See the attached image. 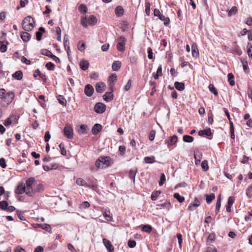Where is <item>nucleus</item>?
I'll use <instances>...</instances> for the list:
<instances>
[{
  "label": "nucleus",
  "instance_id": "nucleus-1",
  "mask_svg": "<svg viewBox=\"0 0 252 252\" xmlns=\"http://www.w3.org/2000/svg\"><path fill=\"white\" fill-rule=\"evenodd\" d=\"M95 165L98 168H105L111 165V158L109 157H100L95 161Z\"/></svg>",
  "mask_w": 252,
  "mask_h": 252
},
{
  "label": "nucleus",
  "instance_id": "nucleus-2",
  "mask_svg": "<svg viewBox=\"0 0 252 252\" xmlns=\"http://www.w3.org/2000/svg\"><path fill=\"white\" fill-rule=\"evenodd\" d=\"M23 29L25 31H31L34 27V21L30 16L25 17L22 21Z\"/></svg>",
  "mask_w": 252,
  "mask_h": 252
},
{
  "label": "nucleus",
  "instance_id": "nucleus-3",
  "mask_svg": "<svg viewBox=\"0 0 252 252\" xmlns=\"http://www.w3.org/2000/svg\"><path fill=\"white\" fill-rule=\"evenodd\" d=\"M36 181L33 177H30L26 181L25 186L26 188V194L29 196H33V185H34Z\"/></svg>",
  "mask_w": 252,
  "mask_h": 252
},
{
  "label": "nucleus",
  "instance_id": "nucleus-4",
  "mask_svg": "<svg viewBox=\"0 0 252 252\" xmlns=\"http://www.w3.org/2000/svg\"><path fill=\"white\" fill-rule=\"evenodd\" d=\"M97 22V19L94 15H91L88 19L86 17H82L81 18V23L83 27L86 28L88 25L94 26Z\"/></svg>",
  "mask_w": 252,
  "mask_h": 252
},
{
  "label": "nucleus",
  "instance_id": "nucleus-5",
  "mask_svg": "<svg viewBox=\"0 0 252 252\" xmlns=\"http://www.w3.org/2000/svg\"><path fill=\"white\" fill-rule=\"evenodd\" d=\"M14 96L15 94L13 92L10 91L7 93L5 97L1 99L0 106L2 107H6L12 102Z\"/></svg>",
  "mask_w": 252,
  "mask_h": 252
},
{
  "label": "nucleus",
  "instance_id": "nucleus-6",
  "mask_svg": "<svg viewBox=\"0 0 252 252\" xmlns=\"http://www.w3.org/2000/svg\"><path fill=\"white\" fill-rule=\"evenodd\" d=\"M63 134L68 139H72L73 137V130L70 124H67L63 128Z\"/></svg>",
  "mask_w": 252,
  "mask_h": 252
},
{
  "label": "nucleus",
  "instance_id": "nucleus-7",
  "mask_svg": "<svg viewBox=\"0 0 252 252\" xmlns=\"http://www.w3.org/2000/svg\"><path fill=\"white\" fill-rule=\"evenodd\" d=\"M118 43L117 45V49L120 52H124L125 50L126 38L123 36H120L117 38Z\"/></svg>",
  "mask_w": 252,
  "mask_h": 252
},
{
  "label": "nucleus",
  "instance_id": "nucleus-8",
  "mask_svg": "<svg viewBox=\"0 0 252 252\" xmlns=\"http://www.w3.org/2000/svg\"><path fill=\"white\" fill-rule=\"evenodd\" d=\"M105 110L106 105L101 102L97 103L94 107V111L98 114H102L104 113L105 111Z\"/></svg>",
  "mask_w": 252,
  "mask_h": 252
},
{
  "label": "nucleus",
  "instance_id": "nucleus-9",
  "mask_svg": "<svg viewBox=\"0 0 252 252\" xmlns=\"http://www.w3.org/2000/svg\"><path fill=\"white\" fill-rule=\"evenodd\" d=\"M26 192L25 184L23 182L19 183L16 187L15 192L17 194H22Z\"/></svg>",
  "mask_w": 252,
  "mask_h": 252
},
{
  "label": "nucleus",
  "instance_id": "nucleus-10",
  "mask_svg": "<svg viewBox=\"0 0 252 252\" xmlns=\"http://www.w3.org/2000/svg\"><path fill=\"white\" fill-rule=\"evenodd\" d=\"M94 92V89L92 85L87 84L84 89V93L88 97L91 96Z\"/></svg>",
  "mask_w": 252,
  "mask_h": 252
},
{
  "label": "nucleus",
  "instance_id": "nucleus-11",
  "mask_svg": "<svg viewBox=\"0 0 252 252\" xmlns=\"http://www.w3.org/2000/svg\"><path fill=\"white\" fill-rule=\"evenodd\" d=\"M178 141V137L174 135L170 137L168 140H165V143L167 144V147L170 148L171 146H173L176 144Z\"/></svg>",
  "mask_w": 252,
  "mask_h": 252
},
{
  "label": "nucleus",
  "instance_id": "nucleus-12",
  "mask_svg": "<svg viewBox=\"0 0 252 252\" xmlns=\"http://www.w3.org/2000/svg\"><path fill=\"white\" fill-rule=\"evenodd\" d=\"M103 243L106 248L107 249L108 252H114V247L112 245L111 242L108 240L103 238Z\"/></svg>",
  "mask_w": 252,
  "mask_h": 252
},
{
  "label": "nucleus",
  "instance_id": "nucleus-13",
  "mask_svg": "<svg viewBox=\"0 0 252 252\" xmlns=\"http://www.w3.org/2000/svg\"><path fill=\"white\" fill-rule=\"evenodd\" d=\"M117 76L116 74L113 73L109 77V81L110 82L109 84V89L113 91L114 85L117 80Z\"/></svg>",
  "mask_w": 252,
  "mask_h": 252
},
{
  "label": "nucleus",
  "instance_id": "nucleus-14",
  "mask_svg": "<svg viewBox=\"0 0 252 252\" xmlns=\"http://www.w3.org/2000/svg\"><path fill=\"white\" fill-rule=\"evenodd\" d=\"M200 205V202L199 200L195 197L194 201L190 203L188 207V209L190 211H194L196 208Z\"/></svg>",
  "mask_w": 252,
  "mask_h": 252
},
{
  "label": "nucleus",
  "instance_id": "nucleus-15",
  "mask_svg": "<svg viewBox=\"0 0 252 252\" xmlns=\"http://www.w3.org/2000/svg\"><path fill=\"white\" fill-rule=\"evenodd\" d=\"M110 90V92H106L103 96V99L107 102H110L113 99V91Z\"/></svg>",
  "mask_w": 252,
  "mask_h": 252
},
{
  "label": "nucleus",
  "instance_id": "nucleus-16",
  "mask_svg": "<svg viewBox=\"0 0 252 252\" xmlns=\"http://www.w3.org/2000/svg\"><path fill=\"white\" fill-rule=\"evenodd\" d=\"M105 85L103 82H98L95 85L96 91L98 93H102L105 90Z\"/></svg>",
  "mask_w": 252,
  "mask_h": 252
},
{
  "label": "nucleus",
  "instance_id": "nucleus-17",
  "mask_svg": "<svg viewBox=\"0 0 252 252\" xmlns=\"http://www.w3.org/2000/svg\"><path fill=\"white\" fill-rule=\"evenodd\" d=\"M194 157L195 158V163L196 165H198L202 157V154L198 151H194Z\"/></svg>",
  "mask_w": 252,
  "mask_h": 252
},
{
  "label": "nucleus",
  "instance_id": "nucleus-18",
  "mask_svg": "<svg viewBox=\"0 0 252 252\" xmlns=\"http://www.w3.org/2000/svg\"><path fill=\"white\" fill-rule=\"evenodd\" d=\"M102 127L100 124H95L92 129L93 134L96 135L102 130Z\"/></svg>",
  "mask_w": 252,
  "mask_h": 252
},
{
  "label": "nucleus",
  "instance_id": "nucleus-19",
  "mask_svg": "<svg viewBox=\"0 0 252 252\" xmlns=\"http://www.w3.org/2000/svg\"><path fill=\"white\" fill-rule=\"evenodd\" d=\"M235 198L233 196H230L228 198L227 204L226 206V210L227 212H231V208L234 202Z\"/></svg>",
  "mask_w": 252,
  "mask_h": 252
},
{
  "label": "nucleus",
  "instance_id": "nucleus-20",
  "mask_svg": "<svg viewBox=\"0 0 252 252\" xmlns=\"http://www.w3.org/2000/svg\"><path fill=\"white\" fill-rule=\"evenodd\" d=\"M59 167V165L57 163L51 164L50 166H48L46 165H43V169L48 171L51 170H55L57 169Z\"/></svg>",
  "mask_w": 252,
  "mask_h": 252
},
{
  "label": "nucleus",
  "instance_id": "nucleus-21",
  "mask_svg": "<svg viewBox=\"0 0 252 252\" xmlns=\"http://www.w3.org/2000/svg\"><path fill=\"white\" fill-rule=\"evenodd\" d=\"M21 37L24 42H26L30 40L31 34L26 32H22L21 33Z\"/></svg>",
  "mask_w": 252,
  "mask_h": 252
},
{
  "label": "nucleus",
  "instance_id": "nucleus-22",
  "mask_svg": "<svg viewBox=\"0 0 252 252\" xmlns=\"http://www.w3.org/2000/svg\"><path fill=\"white\" fill-rule=\"evenodd\" d=\"M124 9L121 6H118L115 9V13L117 17H121L123 15Z\"/></svg>",
  "mask_w": 252,
  "mask_h": 252
},
{
  "label": "nucleus",
  "instance_id": "nucleus-23",
  "mask_svg": "<svg viewBox=\"0 0 252 252\" xmlns=\"http://www.w3.org/2000/svg\"><path fill=\"white\" fill-rule=\"evenodd\" d=\"M192 55L193 57H197L199 56V52L197 46L195 43H193L191 46Z\"/></svg>",
  "mask_w": 252,
  "mask_h": 252
},
{
  "label": "nucleus",
  "instance_id": "nucleus-24",
  "mask_svg": "<svg viewBox=\"0 0 252 252\" xmlns=\"http://www.w3.org/2000/svg\"><path fill=\"white\" fill-rule=\"evenodd\" d=\"M44 189V185L42 184H39L33 189V195L36 192H41Z\"/></svg>",
  "mask_w": 252,
  "mask_h": 252
},
{
  "label": "nucleus",
  "instance_id": "nucleus-25",
  "mask_svg": "<svg viewBox=\"0 0 252 252\" xmlns=\"http://www.w3.org/2000/svg\"><path fill=\"white\" fill-rule=\"evenodd\" d=\"M23 72L21 70L16 71L12 74V77L16 80H21L23 78Z\"/></svg>",
  "mask_w": 252,
  "mask_h": 252
},
{
  "label": "nucleus",
  "instance_id": "nucleus-26",
  "mask_svg": "<svg viewBox=\"0 0 252 252\" xmlns=\"http://www.w3.org/2000/svg\"><path fill=\"white\" fill-rule=\"evenodd\" d=\"M121 67V63L119 61H116L113 62L112 65V68L113 71H117L119 70Z\"/></svg>",
  "mask_w": 252,
  "mask_h": 252
},
{
  "label": "nucleus",
  "instance_id": "nucleus-27",
  "mask_svg": "<svg viewBox=\"0 0 252 252\" xmlns=\"http://www.w3.org/2000/svg\"><path fill=\"white\" fill-rule=\"evenodd\" d=\"M80 68L83 70H86L89 66V63L88 61L85 60H82L80 62L79 64Z\"/></svg>",
  "mask_w": 252,
  "mask_h": 252
},
{
  "label": "nucleus",
  "instance_id": "nucleus-28",
  "mask_svg": "<svg viewBox=\"0 0 252 252\" xmlns=\"http://www.w3.org/2000/svg\"><path fill=\"white\" fill-rule=\"evenodd\" d=\"M175 88L179 91H182L185 89V84L182 82H175L174 83Z\"/></svg>",
  "mask_w": 252,
  "mask_h": 252
},
{
  "label": "nucleus",
  "instance_id": "nucleus-29",
  "mask_svg": "<svg viewBox=\"0 0 252 252\" xmlns=\"http://www.w3.org/2000/svg\"><path fill=\"white\" fill-rule=\"evenodd\" d=\"M8 42L6 41H0V51L2 53H4L7 50V45Z\"/></svg>",
  "mask_w": 252,
  "mask_h": 252
},
{
  "label": "nucleus",
  "instance_id": "nucleus-30",
  "mask_svg": "<svg viewBox=\"0 0 252 252\" xmlns=\"http://www.w3.org/2000/svg\"><path fill=\"white\" fill-rule=\"evenodd\" d=\"M45 29L43 27H40L38 31L36 32V39L40 41L41 39V36L43 32H45Z\"/></svg>",
  "mask_w": 252,
  "mask_h": 252
},
{
  "label": "nucleus",
  "instance_id": "nucleus-31",
  "mask_svg": "<svg viewBox=\"0 0 252 252\" xmlns=\"http://www.w3.org/2000/svg\"><path fill=\"white\" fill-rule=\"evenodd\" d=\"M57 99L61 105H62L63 106H65L67 104V101L65 98L63 96L61 95H59L57 97Z\"/></svg>",
  "mask_w": 252,
  "mask_h": 252
},
{
  "label": "nucleus",
  "instance_id": "nucleus-32",
  "mask_svg": "<svg viewBox=\"0 0 252 252\" xmlns=\"http://www.w3.org/2000/svg\"><path fill=\"white\" fill-rule=\"evenodd\" d=\"M154 15L156 17H158L161 21L164 19V16L162 15L158 9H155L154 10Z\"/></svg>",
  "mask_w": 252,
  "mask_h": 252
},
{
  "label": "nucleus",
  "instance_id": "nucleus-33",
  "mask_svg": "<svg viewBox=\"0 0 252 252\" xmlns=\"http://www.w3.org/2000/svg\"><path fill=\"white\" fill-rule=\"evenodd\" d=\"M76 184L77 185L80 186H83L86 187L87 186V183L86 182L81 178H78L76 180Z\"/></svg>",
  "mask_w": 252,
  "mask_h": 252
},
{
  "label": "nucleus",
  "instance_id": "nucleus-34",
  "mask_svg": "<svg viewBox=\"0 0 252 252\" xmlns=\"http://www.w3.org/2000/svg\"><path fill=\"white\" fill-rule=\"evenodd\" d=\"M206 200L207 204H210L213 200L215 198V195L214 193H211L210 194L206 195Z\"/></svg>",
  "mask_w": 252,
  "mask_h": 252
},
{
  "label": "nucleus",
  "instance_id": "nucleus-35",
  "mask_svg": "<svg viewBox=\"0 0 252 252\" xmlns=\"http://www.w3.org/2000/svg\"><path fill=\"white\" fill-rule=\"evenodd\" d=\"M228 82L231 86H234L235 84L234 76L231 73H228Z\"/></svg>",
  "mask_w": 252,
  "mask_h": 252
},
{
  "label": "nucleus",
  "instance_id": "nucleus-36",
  "mask_svg": "<svg viewBox=\"0 0 252 252\" xmlns=\"http://www.w3.org/2000/svg\"><path fill=\"white\" fill-rule=\"evenodd\" d=\"M152 230V226L150 224L144 225L142 228V231L150 233Z\"/></svg>",
  "mask_w": 252,
  "mask_h": 252
},
{
  "label": "nucleus",
  "instance_id": "nucleus-37",
  "mask_svg": "<svg viewBox=\"0 0 252 252\" xmlns=\"http://www.w3.org/2000/svg\"><path fill=\"white\" fill-rule=\"evenodd\" d=\"M162 75V66L159 65L157 69L156 74L154 75V77L155 79H158L159 76Z\"/></svg>",
  "mask_w": 252,
  "mask_h": 252
},
{
  "label": "nucleus",
  "instance_id": "nucleus-38",
  "mask_svg": "<svg viewBox=\"0 0 252 252\" xmlns=\"http://www.w3.org/2000/svg\"><path fill=\"white\" fill-rule=\"evenodd\" d=\"M88 10V8L87 6L84 4H81L78 7V10L79 11L82 13V14H85Z\"/></svg>",
  "mask_w": 252,
  "mask_h": 252
},
{
  "label": "nucleus",
  "instance_id": "nucleus-39",
  "mask_svg": "<svg viewBox=\"0 0 252 252\" xmlns=\"http://www.w3.org/2000/svg\"><path fill=\"white\" fill-rule=\"evenodd\" d=\"M173 197L180 203H182L185 201V197L181 196L179 193H175L173 195Z\"/></svg>",
  "mask_w": 252,
  "mask_h": 252
},
{
  "label": "nucleus",
  "instance_id": "nucleus-40",
  "mask_svg": "<svg viewBox=\"0 0 252 252\" xmlns=\"http://www.w3.org/2000/svg\"><path fill=\"white\" fill-rule=\"evenodd\" d=\"M160 193L161 191L160 190H157L153 192L151 196V200L153 201L156 200L157 197L160 195Z\"/></svg>",
  "mask_w": 252,
  "mask_h": 252
},
{
  "label": "nucleus",
  "instance_id": "nucleus-41",
  "mask_svg": "<svg viewBox=\"0 0 252 252\" xmlns=\"http://www.w3.org/2000/svg\"><path fill=\"white\" fill-rule=\"evenodd\" d=\"M155 157L154 156L151 157H146L144 158V160L146 163H153L155 162Z\"/></svg>",
  "mask_w": 252,
  "mask_h": 252
},
{
  "label": "nucleus",
  "instance_id": "nucleus-42",
  "mask_svg": "<svg viewBox=\"0 0 252 252\" xmlns=\"http://www.w3.org/2000/svg\"><path fill=\"white\" fill-rule=\"evenodd\" d=\"M183 141L185 142L191 143L193 141L194 138L191 136H189L188 135H185L183 136Z\"/></svg>",
  "mask_w": 252,
  "mask_h": 252
},
{
  "label": "nucleus",
  "instance_id": "nucleus-43",
  "mask_svg": "<svg viewBox=\"0 0 252 252\" xmlns=\"http://www.w3.org/2000/svg\"><path fill=\"white\" fill-rule=\"evenodd\" d=\"M238 9L236 6H233L228 12V16L231 17L233 15H235L237 12Z\"/></svg>",
  "mask_w": 252,
  "mask_h": 252
},
{
  "label": "nucleus",
  "instance_id": "nucleus-44",
  "mask_svg": "<svg viewBox=\"0 0 252 252\" xmlns=\"http://www.w3.org/2000/svg\"><path fill=\"white\" fill-rule=\"evenodd\" d=\"M208 88L210 91L214 95H217L218 94V91L213 84H210Z\"/></svg>",
  "mask_w": 252,
  "mask_h": 252
},
{
  "label": "nucleus",
  "instance_id": "nucleus-45",
  "mask_svg": "<svg viewBox=\"0 0 252 252\" xmlns=\"http://www.w3.org/2000/svg\"><path fill=\"white\" fill-rule=\"evenodd\" d=\"M41 54L42 55L47 56L49 58H51V56L53 55V54L52 53V52L50 51H49L47 49H46L41 50Z\"/></svg>",
  "mask_w": 252,
  "mask_h": 252
},
{
  "label": "nucleus",
  "instance_id": "nucleus-46",
  "mask_svg": "<svg viewBox=\"0 0 252 252\" xmlns=\"http://www.w3.org/2000/svg\"><path fill=\"white\" fill-rule=\"evenodd\" d=\"M8 206V203L6 201H0V209L6 211Z\"/></svg>",
  "mask_w": 252,
  "mask_h": 252
},
{
  "label": "nucleus",
  "instance_id": "nucleus-47",
  "mask_svg": "<svg viewBox=\"0 0 252 252\" xmlns=\"http://www.w3.org/2000/svg\"><path fill=\"white\" fill-rule=\"evenodd\" d=\"M63 45L65 49H66V47L69 46V36L67 34H65L64 36Z\"/></svg>",
  "mask_w": 252,
  "mask_h": 252
},
{
  "label": "nucleus",
  "instance_id": "nucleus-48",
  "mask_svg": "<svg viewBox=\"0 0 252 252\" xmlns=\"http://www.w3.org/2000/svg\"><path fill=\"white\" fill-rule=\"evenodd\" d=\"M252 184H251L246 189V194L249 198H251L252 197Z\"/></svg>",
  "mask_w": 252,
  "mask_h": 252
},
{
  "label": "nucleus",
  "instance_id": "nucleus-49",
  "mask_svg": "<svg viewBox=\"0 0 252 252\" xmlns=\"http://www.w3.org/2000/svg\"><path fill=\"white\" fill-rule=\"evenodd\" d=\"M136 173L137 170H136L135 171L131 170L129 172V177L133 181V183L135 182V177Z\"/></svg>",
  "mask_w": 252,
  "mask_h": 252
},
{
  "label": "nucleus",
  "instance_id": "nucleus-50",
  "mask_svg": "<svg viewBox=\"0 0 252 252\" xmlns=\"http://www.w3.org/2000/svg\"><path fill=\"white\" fill-rule=\"evenodd\" d=\"M59 147L61 150V154L63 156H66V151L64 148V144L63 142H62L60 144Z\"/></svg>",
  "mask_w": 252,
  "mask_h": 252
},
{
  "label": "nucleus",
  "instance_id": "nucleus-51",
  "mask_svg": "<svg viewBox=\"0 0 252 252\" xmlns=\"http://www.w3.org/2000/svg\"><path fill=\"white\" fill-rule=\"evenodd\" d=\"M230 137L232 139H234V138H235L234 128L233 123L232 122H230Z\"/></svg>",
  "mask_w": 252,
  "mask_h": 252
},
{
  "label": "nucleus",
  "instance_id": "nucleus-52",
  "mask_svg": "<svg viewBox=\"0 0 252 252\" xmlns=\"http://www.w3.org/2000/svg\"><path fill=\"white\" fill-rule=\"evenodd\" d=\"M201 166L204 171L208 170L209 169L208 161L206 160H203L201 164Z\"/></svg>",
  "mask_w": 252,
  "mask_h": 252
},
{
  "label": "nucleus",
  "instance_id": "nucleus-53",
  "mask_svg": "<svg viewBox=\"0 0 252 252\" xmlns=\"http://www.w3.org/2000/svg\"><path fill=\"white\" fill-rule=\"evenodd\" d=\"M56 32L57 35V39L60 41L61 40V30L59 27L56 28Z\"/></svg>",
  "mask_w": 252,
  "mask_h": 252
},
{
  "label": "nucleus",
  "instance_id": "nucleus-54",
  "mask_svg": "<svg viewBox=\"0 0 252 252\" xmlns=\"http://www.w3.org/2000/svg\"><path fill=\"white\" fill-rule=\"evenodd\" d=\"M103 216L105 220H106L107 221L112 220V217L110 215V212L109 211L105 212L103 214Z\"/></svg>",
  "mask_w": 252,
  "mask_h": 252
},
{
  "label": "nucleus",
  "instance_id": "nucleus-55",
  "mask_svg": "<svg viewBox=\"0 0 252 252\" xmlns=\"http://www.w3.org/2000/svg\"><path fill=\"white\" fill-rule=\"evenodd\" d=\"M46 67L49 70H54L55 68V64L52 62H48L46 64Z\"/></svg>",
  "mask_w": 252,
  "mask_h": 252
},
{
  "label": "nucleus",
  "instance_id": "nucleus-56",
  "mask_svg": "<svg viewBox=\"0 0 252 252\" xmlns=\"http://www.w3.org/2000/svg\"><path fill=\"white\" fill-rule=\"evenodd\" d=\"M158 206H160L161 207L166 208L167 209L169 210V209L171 208V203L169 201H166L160 205H158Z\"/></svg>",
  "mask_w": 252,
  "mask_h": 252
},
{
  "label": "nucleus",
  "instance_id": "nucleus-57",
  "mask_svg": "<svg viewBox=\"0 0 252 252\" xmlns=\"http://www.w3.org/2000/svg\"><path fill=\"white\" fill-rule=\"evenodd\" d=\"M241 62L243 64V67L244 71L245 72H247V71H249V67L247 61H245L244 60H241Z\"/></svg>",
  "mask_w": 252,
  "mask_h": 252
},
{
  "label": "nucleus",
  "instance_id": "nucleus-58",
  "mask_svg": "<svg viewBox=\"0 0 252 252\" xmlns=\"http://www.w3.org/2000/svg\"><path fill=\"white\" fill-rule=\"evenodd\" d=\"M145 12L147 15L149 16L150 14V3L146 2L145 3Z\"/></svg>",
  "mask_w": 252,
  "mask_h": 252
},
{
  "label": "nucleus",
  "instance_id": "nucleus-59",
  "mask_svg": "<svg viewBox=\"0 0 252 252\" xmlns=\"http://www.w3.org/2000/svg\"><path fill=\"white\" fill-rule=\"evenodd\" d=\"M81 41H80L78 43V49L81 52H84L86 49V44L85 43L82 42L81 45H80Z\"/></svg>",
  "mask_w": 252,
  "mask_h": 252
},
{
  "label": "nucleus",
  "instance_id": "nucleus-60",
  "mask_svg": "<svg viewBox=\"0 0 252 252\" xmlns=\"http://www.w3.org/2000/svg\"><path fill=\"white\" fill-rule=\"evenodd\" d=\"M87 126L82 125L80 126V131L82 133L86 134L87 133Z\"/></svg>",
  "mask_w": 252,
  "mask_h": 252
},
{
  "label": "nucleus",
  "instance_id": "nucleus-61",
  "mask_svg": "<svg viewBox=\"0 0 252 252\" xmlns=\"http://www.w3.org/2000/svg\"><path fill=\"white\" fill-rule=\"evenodd\" d=\"M166 180L165 176L164 173H162L161 174L160 177V181L159 182V186H161L163 185L165 181Z\"/></svg>",
  "mask_w": 252,
  "mask_h": 252
},
{
  "label": "nucleus",
  "instance_id": "nucleus-62",
  "mask_svg": "<svg viewBox=\"0 0 252 252\" xmlns=\"http://www.w3.org/2000/svg\"><path fill=\"white\" fill-rule=\"evenodd\" d=\"M176 236L178 239L179 248H181L183 242L182 235L181 233H177Z\"/></svg>",
  "mask_w": 252,
  "mask_h": 252
},
{
  "label": "nucleus",
  "instance_id": "nucleus-63",
  "mask_svg": "<svg viewBox=\"0 0 252 252\" xmlns=\"http://www.w3.org/2000/svg\"><path fill=\"white\" fill-rule=\"evenodd\" d=\"M136 242L134 240H129L127 242L128 246L130 248H133L136 246Z\"/></svg>",
  "mask_w": 252,
  "mask_h": 252
},
{
  "label": "nucleus",
  "instance_id": "nucleus-64",
  "mask_svg": "<svg viewBox=\"0 0 252 252\" xmlns=\"http://www.w3.org/2000/svg\"><path fill=\"white\" fill-rule=\"evenodd\" d=\"M247 53L249 57L252 58V45L248 44Z\"/></svg>",
  "mask_w": 252,
  "mask_h": 252
}]
</instances>
